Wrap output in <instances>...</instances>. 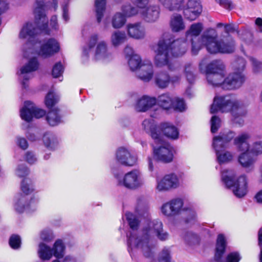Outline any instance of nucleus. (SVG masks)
I'll use <instances>...</instances> for the list:
<instances>
[{"label":"nucleus","mask_w":262,"mask_h":262,"mask_svg":"<svg viewBox=\"0 0 262 262\" xmlns=\"http://www.w3.org/2000/svg\"><path fill=\"white\" fill-rule=\"evenodd\" d=\"M40 238L45 241H49L52 238V233L49 231H43L40 234Z\"/></svg>","instance_id":"nucleus-64"},{"label":"nucleus","mask_w":262,"mask_h":262,"mask_svg":"<svg viewBox=\"0 0 262 262\" xmlns=\"http://www.w3.org/2000/svg\"><path fill=\"white\" fill-rule=\"evenodd\" d=\"M235 172L232 170H224L222 172V181L226 186L231 188L234 194L238 198L244 196L247 192V181L244 176L234 181Z\"/></svg>","instance_id":"nucleus-6"},{"label":"nucleus","mask_w":262,"mask_h":262,"mask_svg":"<svg viewBox=\"0 0 262 262\" xmlns=\"http://www.w3.org/2000/svg\"><path fill=\"white\" fill-rule=\"evenodd\" d=\"M208 83L213 86H220L223 89L226 73H206Z\"/></svg>","instance_id":"nucleus-30"},{"label":"nucleus","mask_w":262,"mask_h":262,"mask_svg":"<svg viewBox=\"0 0 262 262\" xmlns=\"http://www.w3.org/2000/svg\"><path fill=\"white\" fill-rule=\"evenodd\" d=\"M179 185L178 177L174 173L165 175L161 180L157 181V189L159 191H166L177 188Z\"/></svg>","instance_id":"nucleus-19"},{"label":"nucleus","mask_w":262,"mask_h":262,"mask_svg":"<svg viewBox=\"0 0 262 262\" xmlns=\"http://www.w3.org/2000/svg\"><path fill=\"white\" fill-rule=\"evenodd\" d=\"M126 39L124 32L115 31L113 32L111 36V42L114 47H118L123 43Z\"/></svg>","instance_id":"nucleus-36"},{"label":"nucleus","mask_w":262,"mask_h":262,"mask_svg":"<svg viewBox=\"0 0 262 262\" xmlns=\"http://www.w3.org/2000/svg\"><path fill=\"white\" fill-rule=\"evenodd\" d=\"M126 21L124 16L121 13H117L112 18V24L115 29L121 28Z\"/></svg>","instance_id":"nucleus-41"},{"label":"nucleus","mask_w":262,"mask_h":262,"mask_svg":"<svg viewBox=\"0 0 262 262\" xmlns=\"http://www.w3.org/2000/svg\"><path fill=\"white\" fill-rule=\"evenodd\" d=\"M110 53L107 51V43L105 41H100L97 45L95 52L96 59H104L108 57Z\"/></svg>","instance_id":"nucleus-35"},{"label":"nucleus","mask_w":262,"mask_h":262,"mask_svg":"<svg viewBox=\"0 0 262 262\" xmlns=\"http://www.w3.org/2000/svg\"><path fill=\"white\" fill-rule=\"evenodd\" d=\"M158 1L169 11H179L183 9L185 0H158Z\"/></svg>","instance_id":"nucleus-31"},{"label":"nucleus","mask_w":262,"mask_h":262,"mask_svg":"<svg viewBox=\"0 0 262 262\" xmlns=\"http://www.w3.org/2000/svg\"><path fill=\"white\" fill-rule=\"evenodd\" d=\"M160 8L157 5H149L139 13L145 21L153 23L157 21L160 15Z\"/></svg>","instance_id":"nucleus-22"},{"label":"nucleus","mask_w":262,"mask_h":262,"mask_svg":"<svg viewBox=\"0 0 262 262\" xmlns=\"http://www.w3.org/2000/svg\"><path fill=\"white\" fill-rule=\"evenodd\" d=\"M21 244L20 238L16 235H13L9 239V245L13 249H18L20 247Z\"/></svg>","instance_id":"nucleus-52"},{"label":"nucleus","mask_w":262,"mask_h":262,"mask_svg":"<svg viewBox=\"0 0 262 262\" xmlns=\"http://www.w3.org/2000/svg\"><path fill=\"white\" fill-rule=\"evenodd\" d=\"M221 126V120L220 119L215 116H213L212 117L211 119V131L212 133H215Z\"/></svg>","instance_id":"nucleus-53"},{"label":"nucleus","mask_w":262,"mask_h":262,"mask_svg":"<svg viewBox=\"0 0 262 262\" xmlns=\"http://www.w3.org/2000/svg\"><path fill=\"white\" fill-rule=\"evenodd\" d=\"M159 129L168 138L176 139L178 137L179 132L178 129L170 123L164 122L161 123L159 127Z\"/></svg>","instance_id":"nucleus-33"},{"label":"nucleus","mask_w":262,"mask_h":262,"mask_svg":"<svg viewBox=\"0 0 262 262\" xmlns=\"http://www.w3.org/2000/svg\"><path fill=\"white\" fill-rule=\"evenodd\" d=\"M39 257L42 260H49L53 256L52 249L46 245L41 243L38 251Z\"/></svg>","instance_id":"nucleus-37"},{"label":"nucleus","mask_w":262,"mask_h":262,"mask_svg":"<svg viewBox=\"0 0 262 262\" xmlns=\"http://www.w3.org/2000/svg\"><path fill=\"white\" fill-rule=\"evenodd\" d=\"M21 189L25 194H18L16 196V202L14 204L16 211L20 213L27 209L30 205V203L27 202L28 200L27 195L33 191L30 181L28 179L23 180L21 184Z\"/></svg>","instance_id":"nucleus-10"},{"label":"nucleus","mask_w":262,"mask_h":262,"mask_svg":"<svg viewBox=\"0 0 262 262\" xmlns=\"http://www.w3.org/2000/svg\"><path fill=\"white\" fill-rule=\"evenodd\" d=\"M202 7L199 0H188L183 9L185 18L190 21L195 20L201 13Z\"/></svg>","instance_id":"nucleus-17"},{"label":"nucleus","mask_w":262,"mask_h":262,"mask_svg":"<svg viewBox=\"0 0 262 262\" xmlns=\"http://www.w3.org/2000/svg\"><path fill=\"white\" fill-rule=\"evenodd\" d=\"M58 110L53 109L49 111L47 116V120L51 126H55L60 122V117L58 115Z\"/></svg>","instance_id":"nucleus-39"},{"label":"nucleus","mask_w":262,"mask_h":262,"mask_svg":"<svg viewBox=\"0 0 262 262\" xmlns=\"http://www.w3.org/2000/svg\"><path fill=\"white\" fill-rule=\"evenodd\" d=\"M249 137L250 136L247 133L242 134L234 139V143L238 150L243 152L238 157L240 164L246 168L252 169L255 159L251 156L249 150V145L247 140Z\"/></svg>","instance_id":"nucleus-7"},{"label":"nucleus","mask_w":262,"mask_h":262,"mask_svg":"<svg viewBox=\"0 0 262 262\" xmlns=\"http://www.w3.org/2000/svg\"><path fill=\"white\" fill-rule=\"evenodd\" d=\"M155 235L161 241L166 240L168 237V234L163 230L162 222L158 220L148 222L141 231L131 233L128 237V244L141 250L145 256L148 257L151 255L149 240Z\"/></svg>","instance_id":"nucleus-3"},{"label":"nucleus","mask_w":262,"mask_h":262,"mask_svg":"<svg viewBox=\"0 0 262 262\" xmlns=\"http://www.w3.org/2000/svg\"><path fill=\"white\" fill-rule=\"evenodd\" d=\"M225 238L223 234H219L216 240V250L214 257L216 262H224L223 255L225 252Z\"/></svg>","instance_id":"nucleus-32"},{"label":"nucleus","mask_w":262,"mask_h":262,"mask_svg":"<svg viewBox=\"0 0 262 262\" xmlns=\"http://www.w3.org/2000/svg\"><path fill=\"white\" fill-rule=\"evenodd\" d=\"M169 26L172 32L174 33L181 32L185 29V24L183 18L179 14H175L171 16Z\"/></svg>","instance_id":"nucleus-29"},{"label":"nucleus","mask_w":262,"mask_h":262,"mask_svg":"<svg viewBox=\"0 0 262 262\" xmlns=\"http://www.w3.org/2000/svg\"><path fill=\"white\" fill-rule=\"evenodd\" d=\"M43 141L47 147L50 148L53 147V137L51 134L49 133L45 134L43 137Z\"/></svg>","instance_id":"nucleus-56"},{"label":"nucleus","mask_w":262,"mask_h":262,"mask_svg":"<svg viewBox=\"0 0 262 262\" xmlns=\"http://www.w3.org/2000/svg\"><path fill=\"white\" fill-rule=\"evenodd\" d=\"M249 60L252 65L253 71L255 73L262 72V62L258 61L254 57H249Z\"/></svg>","instance_id":"nucleus-50"},{"label":"nucleus","mask_w":262,"mask_h":262,"mask_svg":"<svg viewBox=\"0 0 262 262\" xmlns=\"http://www.w3.org/2000/svg\"><path fill=\"white\" fill-rule=\"evenodd\" d=\"M246 77L243 72H234L229 74L225 79L223 89L232 90L239 88L245 82Z\"/></svg>","instance_id":"nucleus-13"},{"label":"nucleus","mask_w":262,"mask_h":262,"mask_svg":"<svg viewBox=\"0 0 262 262\" xmlns=\"http://www.w3.org/2000/svg\"><path fill=\"white\" fill-rule=\"evenodd\" d=\"M136 6L139 13L149 6V0H130Z\"/></svg>","instance_id":"nucleus-51"},{"label":"nucleus","mask_w":262,"mask_h":262,"mask_svg":"<svg viewBox=\"0 0 262 262\" xmlns=\"http://www.w3.org/2000/svg\"><path fill=\"white\" fill-rule=\"evenodd\" d=\"M172 107H173L175 110L183 112L186 109V104L183 99L179 98H175Z\"/></svg>","instance_id":"nucleus-49"},{"label":"nucleus","mask_w":262,"mask_h":262,"mask_svg":"<svg viewBox=\"0 0 262 262\" xmlns=\"http://www.w3.org/2000/svg\"><path fill=\"white\" fill-rule=\"evenodd\" d=\"M127 32L130 37L135 39H142L146 35L145 28L139 23L128 24Z\"/></svg>","instance_id":"nucleus-24"},{"label":"nucleus","mask_w":262,"mask_h":262,"mask_svg":"<svg viewBox=\"0 0 262 262\" xmlns=\"http://www.w3.org/2000/svg\"><path fill=\"white\" fill-rule=\"evenodd\" d=\"M39 67V63L36 58L32 57L28 63L23 67L20 70V77L23 79L22 82L23 86L26 88L25 80H28L31 78L30 73L37 70Z\"/></svg>","instance_id":"nucleus-21"},{"label":"nucleus","mask_w":262,"mask_h":262,"mask_svg":"<svg viewBox=\"0 0 262 262\" xmlns=\"http://www.w3.org/2000/svg\"><path fill=\"white\" fill-rule=\"evenodd\" d=\"M184 74L187 81L190 83H192L194 82L195 78L194 68L191 63H187L185 65Z\"/></svg>","instance_id":"nucleus-42"},{"label":"nucleus","mask_w":262,"mask_h":262,"mask_svg":"<svg viewBox=\"0 0 262 262\" xmlns=\"http://www.w3.org/2000/svg\"><path fill=\"white\" fill-rule=\"evenodd\" d=\"M218 34L214 29L206 30L201 35V46L204 45L208 52L217 54L220 52V40L217 39Z\"/></svg>","instance_id":"nucleus-9"},{"label":"nucleus","mask_w":262,"mask_h":262,"mask_svg":"<svg viewBox=\"0 0 262 262\" xmlns=\"http://www.w3.org/2000/svg\"><path fill=\"white\" fill-rule=\"evenodd\" d=\"M46 4L44 0H36L34 8L35 23H27L20 31V39L26 40L27 45L29 47L27 50L24 51V56L26 58L30 57V54H38L44 57L52 56L59 51V43L53 38L46 41L40 47L39 51L34 50L36 47L35 41V35L39 31L46 34H50L48 28V19L45 13Z\"/></svg>","instance_id":"nucleus-1"},{"label":"nucleus","mask_w":262,"mask_h":262,"mask_svg":"<svg viewBox=\"0 0 262 262\" xmlns=\"http://www.w3.org/2000/svg\"><path fill=\"white\" fill-rule=\"evenodd\" d=\"M246 62L244 58L238 57L232 62V68L235 72H241L244 70Z\"/></svg>","instance_id":"nucleus-48"},{"label":"nucleus","mask_w":262,"mask_h":262,"mask_svg":"<svg viewBox=\"0 0 262 262\" xmlns=\"http://www.w3.org/2000/svg\"><path fill=\"white\" fill-rule=\"evenodd\" d=\"M163 140L156 144H161L158 147L154 146V156L155 158L159 161L164 163L171 162L173 158L174 150L173 147L168 144H163Z\"/></svg>","instance_id":"nucleus-11"},{"label":"nucleus","mask_w":262,"mask_h":262,"mask_svg":"<svg viewBox=\"0 0 262 262\" xmlns=\"http://www.w3.org/2000/svg\"><path fill=\"white\" fill-rule=\"evenodd\" d=\"M203 30L201 23H194L191 25L189 29L186 32L187 39H190L191 42V52L193 54L196 55L201 49V40L198 42H195L194 38L198 36Z\"/></svg>","instance_id":"nucleus-14"},{"label":"nucleus","mask_w":262,"mask_h":262,"mask_svg":"<svg viewBox=\"0 0 262 262\" xmlns=\"http://www.w3.org/2000/svg\"><path fill=\"white\" fill-rule=\"evenodd\" d=\"M29 173L28 168L24 166H19L16 170V174L19 177H23L27 176Z\"/></svg>","instance_id":"nucleus-60"},{"label":"nucleus","mask_w":262,"mask_h":262,"mask_svg":"<svg viewBox=\"0 0 262 262\" xmlns=\"http://www.w3.org/2000/svg\"><path fill=\"white\" fill-rule=\"evenodd\" d=\"M251 151L256 155L262 154V141H258L254 142L252 145Z\"/></svg>","instance_id":"nucleus-57"},{"label":"nucleus","mask_w":262,"mask_h":262,"mask_svg":"<svg viewBox=\"0 0 262 262\" xmlns=\"http://www.w3.org/2000/svg\"><path fill=\"white\" fill-rule=\"evenodd\" d=\"M174 98L169 94H163L158 97L157 103L164 109L168 110L172 107Z\"/></svg>","instance_id":"nucleus-34"},{"label":"nucleus","mask_w":262,"mask_h":262,"mask_svg":"<svg viewBox=\"0 0 262 262\" xmlns=\"http://www.w3.org/2000/svg\"><path fill=\"white\" fill-rule=\"evenodd\" d=\"M63 67L60 62L57 63L53 68L52 75L54 77H59L63 73Z\"/></svg>","instance_id":"nucleus-55"},{"label":"nucleus","mask_w":262,"mask_h":262,"mask_svg":"<svg viewBox=\"0 0 262 262\" xmlns=\"http://www.w3.org/2000/svg\"><path fill=\"white\" fill-rule=\"evenodd\" d=\"M125 216L130 228L133 230H136L139 224V220L137 216L130 212L126 213Z\"/></svg>","instance_id":"nucleus-45"},{"label":"nucleus","mask_w":262,"mask_h":262,"mask_svg":"<svg viewBox=\"0 0 262 262\" xmlns=\"http://www.w3.org/2000/svg\"><path fill=\"white\" fill-rule=\"evenodd\" d=\"M183 204V201L180 199L172 200L163 205L161 207V212L165 216L175 215L179 213Z\"/></svg>","instance_id":"nucleus-20"},{"label":"nucleus","mask_w":262,"mask_h":262,"mask_svg":"<svg viewBox=\"0 0 262 262\" xmlns=\"http://www.w3.org/2000/svg\"><path fill=\"white\" fill-rule=\"evenodd\" d=\"M115 177L117 179L118 185L130 189H137L144 183L141 172L137 169L127 172L122 178L117 174H115Z\"/></svg>","instance_id":"nucleus-8"},{"label":"nucleus","mask_w":262,"mask_h":262,"mask_svg":"<svg viewBox=\"0 0 262 262\" xmlns=\"http://www.w3.org/2000/svg\"><path fill=\"white\" fill-rule=\"evenodd\" d=\"M138 77L144 81H149L153 76V66L150 61L143 62L139 69Z\"/></svg>","instance_id":"nucleus-27"},{"label":"nucleus","mask_w":262,"mask_h":262,"mask_svg":"<svg viewBox=\"0 0 262 262\" xmlns=\"http://www.w3.org/2000/svg\"><path fill=\"white\" fill-rule=\"evenodd\" d=\"M225 32L228 34L236 32L246 44L251 46H254L253 38L251 33L248 32H246L244 34L241 35L238 30V27L235 25L226 24L225 25Z\"/></svg>","instance_id":"nucleus-26"},{"label":"nucleus","mask_w":262,"mask_h":262,"mask_svg":"<svg viewBox=\"0 0 262 262\" xmlns=\"http://www.w3.org/2000/svg\"><path fill=\"white\" fill-rule=\"evenodd\" d=\"M235 40L230 35L224 36L220 39V53H232L235 51Z\"/></svg>","instance_id":"nucleus-28"},{"label":"nucleus","mask_w":262,"mask_h":262,"mask_svg":"<svg viewBox=\"0 0 262 262\" xmlns=\"http://www.w3.org/2000/svg\"><path fill=\"white\" fill-rule=\"evenodd\" d=\"M202 73H226V67L223 61L215 59L207 64V58H204L199 64Z\"/></svg>","instance_id":"nucleus-15"},{"label":"nucleus","mask_w":262,"mask_h":262,"mask_svg":"<svg viewBox=\"0 0 262 262\" xmlns=\"http://www.w3.org/2000/svg\"><path fill=\"white\" fill-rule=\"evenodd\" d=\"M142 127L147 133H150L155 142L159 143L162 141V137L159 131L152 118L145 119L142 123Z\"/></svg>","instance_id":"nucleus-23"},{"label":"nucleus","mask_w":262,"mask_h":262,"mask_svg":"<svg viewBox=\"0 0 262 262\" xmlns=\"http://www.w3.org/2000/svg\"><path fill=\"white\" fill-rule=\"evenodd\" d=\"M20 117L22 119L30 122L33 117L40 118L43 117L46 113L41 109L38 108L30 101H26L24 107L20 110Z\"/></svg>","instance_id":"nucleus-12"},{"label":"nucleus","mask_w":262,"mask_h":262,"mask_svg":"<svg viewBox=\"0 0 262 262\" xmlns=\"http://www.w3.org/2000/svg\"><path fill=\"white\" fill-rule=\"evenodd\" d=\"M217 111L222 113L231 112L235 118L244 116L247 113L243 103L231 95L216 96L214 98L210 112L213 114Z\"/></svg>","instance_id":"nucleus-4"},{"label":"nucleus","mask_w":262,"mask_h":262,"mask_svg":"<svg viewBox=\"0 0 262 262\" xmlns=\"http://www.w3.org/2000/svg\"><path fill=\"white\" fill-rule=\"evenodd\" d=\"M233 132L228 131L220 133L213 139L212 146L215 150L217 159L220 164L228 162L232 160L233 156L228 151H224L227 148L228 143L234 137Z\"/></svg>","instance_id":"nucleus-5"},{"label":"nucleus","mask_w":262,"mask_h":262,"mask_svg":"<svg viewBox=\"0 0 262 262\" xmlns=\"http://www.w3.org/2000/svg\"><path fill=\"white\" fill-rule=\"evenodd\" d=\"M170 251L168 249L164 248L161 252L159 260V262H170Z\"/></svg>","instance_id":"nucleus-54"},{"label":"nucleus","mask_w":262,"mask_h":262,"mask_svg":"<svg viewBox=\"0 0 262 262\" xmlns=\"http://www.w3.org/2000/svg\"><path fill=\"white\" fill-rule=\"evenodd\" d=\"M128 60V64L130 69L134 71L139 69L142 64L140 57L138 55H134L129 57Z\"/></svg>","instance_id":"nucleus-43"},{"label":"nucleus","mask_w":262,"mask_h":262,"mask_svg":"<svg viewBox=\"0 0 262 262\" xmlns=\"http://www.w3.org/2000/svg\"><path fill=\"white\" fill-rule=\"evenodd\" d=\"M64 246L61 240H57L52 249L53 255L56 258H61L64 254Z\"/></svg>","instance_id":"nucleus-40"},{"label":"nucleus","mask_w":262,"mask_h":262,"mask_svg":"<svg viewBox=\"0 0 262 262\" xmlns=\"http://www.w3.org/2000/svg\"><path fill=\"white\" fill-rule=\"evenodd\" d=\"M187 49V45L186 41L179 39L174 40L170 33H164L154 49L155 64L158 68L167 66L169 71H175L177 66L176 64L170 62L171 56H181L186 52Z\"/></svg>","instance_id":"nucleus-2"},{"label":"nucleus","mask_w":262,"mask_h":262,"mask_svg":"<svg viewBox=\"0 0 262 262\" xmlns=\"http://www.w3.org/2000/svg\"><path fill=\"white\" fill-rule=\"evenodd\" d=\"M26 160L29 164H33L36 161V158L34 154L31 152H28L26 155Z\"/></svg>","instance_id":"nucleus-62"},{"label":"nucleus","mask_w":262,"mask_h":262,"mask_svg":"<svg viewBox=\"0 0 262 262\" xmlns=\"http://www.w3.org/2000/svg\"><path fill=\"white\" fill-rule=\"evenodd\" d=\"M106 0H95V7L96 13L97 20L100 23L103 16L105 9Z\"/></svg>","instance_id":"nucleus-38"},{"label":"nucleus","mask_w":262,"mask_h":262,"mask_svg":"<svg viewBox=\"0 0 262 262\" xmlns=\"http://www.w3.org/2000/svg\"><path fill=\"white\" fill-rule=\"evenodd\" d=\"M116 158L119 163L126 166L135 165L138 160L136 155L124 147H120L117 150Z\"/></svg>","instance_id":"nucleus-18"},{"label":"nucleus","mask_w":262,"mask_h":262,"mask_svg":"<svg viewBox=\"0 0 262 262\" xmlns=\"http://www.w3.org/2000/svg\"><path fill=\"white\" fill-rule=\"evenodd\" d=\"M122 11L126 17H131L139 13L137 7L132 6L130 4H124L122 7Z\"/></svg>","instance_id":"nucleus-44"},{"label":"nucleus","mask_w":262,"mask_h":262,"mask_svg":"<svg viewBox=\"0 0 262 262\" xmlns=\"http://www.w3.org/2000/svg\"><path fill=\"white\" fill-rule=\"evenodd\" d=\"M59 98L53 92H50L45 99V103L48 108L52 107L58 101Z\"/></svg>","instance_id":"nucleus-47"},{"label":"nucleus","mask_w":262,"mask_h":262,"mask_svg":"<svg viewBox=\"0 0 262 262\" xmlns=\"http://www.w3.org/2000/svg\"><path fill=\"white\" fill-rule=\"evenodd\" d=\"M98 35L96 34H93L90 37L87 43L89 51H90L95 47L97 41L98 40Z\"/></svg>","instance_id":"nucleus-58"},{"label":"nucleus","mask_w":262,"mask_h":262,"mask_svg":"<svg viewBox=\"0 0 262 262\" xmlns=\"http://www.w3.org/2000/svg\"><path fill=\"white\" fill-rule=\"evenodd\" d=\"M240 259L241 257L238 253L232 252L227 255L226 262H238Z\"/></svg>","instance_id":"nucleus-59"},{"label":"nucleus","mask_w":262,"mask_h":262,"mask_svg":"<svg viewBox=\"0 0 262 262\" xmlns=\"http://www.w3.org/2000/svg\"><path fill=\"white\" fill-rule=\"evenodd\" d=\"M180 79V75H173L170 76L167 72L164 71L157 72L155 76V83L158 87L161 89L166 88L170 83H178Z\"/></svg>","instance_id":"nucleus-16"},{"label":"nucleus","mask_w":262,"mask_h":262,"mask_svg":"<svg viewBox=\"0 0 262 262\" xmlns=\"http://www.w3.org/2000/svg\"><path fill=\"white\" fill-rule=\"evenodd\" d=\"M17 144L23 149H26L28 146L27 140L23 138H18Z\"/></svg>","instance_id":"nucleus-63"},{"label":"nucleus","mask_w":262,"mask_h":262,"mask_svg":"<svg viewBox=\"0 0 262 262\" xmlns=\"http://www.w3.org/2000/svg\"><path fill=\"white\" fill-rule=\"evenodd\" d=\"M157 103V99L147 96H143L139 99L135 105V108L137 112H146Z\"/></svg>","instance_id":"nucleus-25"},{"label":"nucleus","mask_w":262,"mask_h":262,"mask_svg":"<svg viewBox=\"0 0 262 262\" xmlns=\"http://www.w3.org/2000/svg\"><path fill=\"white\" fill-rule=\"evenodd\" d=\"M149 209V206L143 198H139L137 200V206L136 208V212L140 215L143 212H146Z\"/></svg>","instance_id":"nucleus-46"},{"label":"nucleus","mask_w":262,"mask_h":262,"mask_svg":"<svg viewBox=\"0 0 262 262\" xmlns=\"http://www.w3.org/2000/svg\"><path fill=\"white\" fill-rule=\"evenodd\" d=\"M184 239L188 243L191 244L194 243L195 242L197 241L198 237L196 235L192 233L188 232L184 237Z\"/></svg>","instance_id":"nucleus-61"}]
</instances>
